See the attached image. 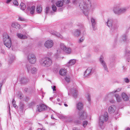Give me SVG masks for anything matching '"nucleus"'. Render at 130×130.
I'll return each instance as SVG.
<instances>
[{"mask_svg": "<svg viewBox=\"0 0 130 130\" xmlns=\"http://www.w3.org/2000/svg\"><path fill=\"white\" fill-rule=\"evenodd\" d=\"M86 97L88 100L89 102H90L91 101V100L90 96V95L88 93L86 95Z\"/></svg>", "mask_w": 130, "mask_h": 130, "instance_id": "obj_40", "label": "nucleus"}, {"mask_svg": "<svg viewBox=\"0 0 130 130\" xmlns=\"http://www.w3.org/2000/svg\"><path fill=\"white\" fill-rule=\"evenodd\" d=\"M18 37L21 39H27L28 36L26 35H23L21 33H18L17 35Z\"/></svg>", "mask_w": 130, "mask_h": 130, "instance_id": "obj_22", "label": "nucleus"}, {"mask_svg": "<svg viewBox=\"0 0 130 130\" xmlns=\"http://www.w3.org/2000/svg\"><path fill=\"white\" fill-rule=\"evenodd\" d=\"M2 85V84L1 83L0 84V90L1 89V87Z\"/></svg>", "mask_w": 130, "mask_h": 130, "instance_id": "obj_57", "label": "nucleus"}, {"mask_svg": "<svg viewBox=\"0 0 130 130\" xmlns=\"http://www.w3.org/2000/svg\"><path fill=\"white\" fill-rule=\"evenodd\" d=\"M52 88L53 89V91H55L56 89V86H52Z\"/></svg>", "mask_w": 130, "mask_h": 130, "instance_id": "obj_52", "label": "nucleus"}, {"mask_svg": "<svg viewBox=\"0 0 130 130\" xmlns=\"http://www.w3.org/2000/svg\"><path fill=\"white\" fill-rule=\"evenodd\" d=\"M11 0H7V1L6 2V3H9L11 1Z\"/></svg>", "mask_w": 130, "mask_h": 130, "instance_id": "obj_56", "label": "nucleus"}, {"mask_svg": "<svg viewBox=\"0 0 130 130\" xmlns=\"http://www.w3.org/2000/svg\"><path fill=\"white\" fill-rule=\"evenodd\" d=\"M108 117V114L107 112H105L104 114L101 116L99 117L98 125L102 129L104 128V124L105 122L107 120Z\"/></svg>", "mask_w": 130, "mask_h": 130, "instance_id": "obj_2", "label": "nucleus"}, {"mask_svg": "<svg viewBox=\"0 0 130 130\" xmlns=\"http://www.w3.org/2000/svg\"><path fill=\"white\" fill-rule=\"evenodd\" d=\"M14 5H18V3L17 1L16 0H14L13 2Z\"/></svg>", "mask_w": 130, "mask_h": 130, "instance_id": "obj_47", "label": "nucleus"}, {"mask_svg": "<svg viewBox=\"0 0 130 130\" xmlns=\"http://www.w3.org/2000/svg\"><path fill=\"white\" fill-rule=\"evenodd\" d=\"M126 130H130V129L129 128H128Z\"/></svg>", "mask_w": 130, "mask_h": 130, "instance_id": "obj_64", "label": "nucleus"}, {"mask_svg": "<svg viewBox=\"0 0 130 130\" xmlns=\"http://www.w3.org/2000/svg\"><path fill=\"white\" fill-rule=\"evenodd\" d=\"M12 27L15 28H16L19 29L20 27V25L17 23H13L12 24Z\"/></svg>", "mask_w": 130, "mask_h": 130, "instance_id": "obj_28", "label": "nucleus"}, {"mask_svg": "<svg viewBox=\"0 0 130 130\" xmlns=\"http://www.w3.org/2000/svg\"><path fill=\"white\" fill-rule=\"evenodd\" d=\"M35 7L34 6H32L31 7L30 9V13L31 14H33L34 12Z\"/></svg>", "mask_w": 130, "mask_h": 130, "instance_id": "obj_31", "label": "nucleus"}, {"mask_svg": "<svg viewBox=\"0 0 130 130\" xmlns=\"http://www.w3.org/2000/svg\"><path fill=\"white\" fill-rule=\"evenodd\" d=\"M119 27V25L118 24H114L113 25V27L111 29V30H115L117 29Z\"/></svg>", "mask_w": 130, "mask_h": 130, "instance_id": "obj_37", "label": "nucleus"}, {"mask_svg": "<svg viewBox=\"0 0 130 130\" xmlns=\"http://www.w3.org/2000/svg\"><path fill=\"white\" fill-rule=\"evenodd\" d=\"M124 80L125 82L127 83H128L129 82V80L128 78H125L124 79Z\"/></svg>", "mask_w": 130, "mask_h": 130, "instance_id": "obj_51", "label": "nucleus"}, {"mask_svg": "<svg viewBox=\"0 0 130 130\" xmlns=\"http://www.w3.org/2000/svg\"><path fill=\"white\" fill-rule=\"evenodd\" d=\"M65 80L68 83H69L70 81L71 80L70 77L68 75L66 76H65Z\"/></svg>", "mask_w": 130, "mask_h": 130, "instance_id": "obj_34", "label": "nucleus"}, {"mask_svg": "<svg viewBox=\"0 0 130 130\" xmlns=\"http://www.w3.org/2000/svg\"><path fill=\"white\" fill-rule=\"evenodd\" d=\"M130 55V50L128 48L125 50V56L126 57H128Z\"/></svg>", "mask_w": 130, "mask_h": 130, "instance_id": "obj_29", "label": "nucleus"}, {"mask_svg": "<svg viewBox=\"0 0 130 130\" xmlns=\"http://www.w3.org/2000/svg\"><path fill=\"white\" fill-rule=\"evenodd\" d=\"M21 9L22 10H24L25 9L26 6L25 4L23 3H21L20 4Z\"/></svg>", "mask_w": 130, "mask_h": 130, "instance_id": "obj_36", "label": "nucleus"}, {"mask_svg": "<svg viewBox=\"0 0 130 130\" xmlns=\"http://www.w3.org/2000/svg\"><path fill=\"white\" fill-rule=\"evenodd\" d=\"M85 39V38L83 37H82L81 38H80L78 42L79 43H80L81 42H82Z\"/></svg>", "mask_w": 130, "mask_h": 130, "instance_id": "obj_45", "label": "nucleus"}, {"mask_svg": "<svg viewBox=\"0 0 130 130\" xmlns=\"http://www.w3.org/2000/svg\"><path fill=\"white\" fill-rule=\"evenodd\" d=\"M39 62L41 66L47 67L50 66L52 63L51 59L48 57L41 58L40 59Z\"/></svg>", "mask_w": 130, "mask_h": 130, "instance_id": "obj_3", "label": "nucleus"}, {"mask_svg": "<svg viewBox=\"0 0 130 130\" xmlns=\"http://www.w3.org/2000/svg\"><path fill=\"white\" fill-rule=\"evenodd\" d=\"M113 22V20L112 19H107V21L106 22L105 25L109 28H111L112 26Z\"/></svg>", "mask_w": 130, "mask_h": 130, "instance_id": "obj_19", "label": "nucleus"}, {"mask_svg": "<svg viewBox=\"0 0 130 130\" xmlns=\"http://www.w3.org/2000/svg\"><path fill=\"white\" fill-rule=\"evenodd\" d=\"M60 118L62 119H66L67 121L70 122H71L72 120V117L70 116H64L62 115H60Z\"/></svg>", "mask_w": 130, "mask_h": 130, "instance_id": "obj_18", "label": "nucleus"}, {"mask_svg": "<svg viewBox=\"0 0 130 130\" xmlns=\"http://www.w3.org/2000/svg\"><path fill=\"white\" fill-rule=\"evenodd\" d=\"M122 88H121L117 89L116 90H114L112 92L110 93H114L117 92H119L121 91V90Z\"/></svg>", "mask_w": 130, "mask_h": 130, "instance_id": "obj_35", "label": "nucleus"}, {"mask_svg": "<svg viewBox=\"0 0 130 130\" xmlns=\"http://www.w3.org/2000/svg\"><path fill=\"white\" fill-rule=\"evenodd\" d=\"M91 22L93 30H95L97 29L96 26V20L94 18L92 17L91 19Z\"/></svg>", "mask_w": 130, "mask_h": 130, "instance_id": "obj_17", "label": "nucleus"}, {"mask_svg": "<svg viewBox=\"0 0 130 130\" xmlns=\"http://www.w3.org/2000/svg\"><path fill=\"white\" fill-rule=\"evenodd\" d=\"M122 68H123V70L124 71H125V69L124 66H123Z\"/></svg>", "mask_w": 130, "mask_h": 130, "instance_id": "obj_58", "label": "nucleus"}, {"mask_svg": "<svg viewBox=\"0 0 130 130\" xmlns=\"http://www.w3.org/2000/svg\"><path fill=\"white\" fill-rule=\"evenodd\" d=\"M99 60L104 70L107 72H108V69L106 64L105 62L103 60V56H101L100 57L99 59Z\"/></svg>", "mask_w": 130, "mask_h": 130, "instance_id": "obj_10", "label": "nucleus"}, {"mask_svg": "<svg viewBox=\"0 0 130 130\" xmlns=\"http://www.w3.org/2000/svg\"><path fill=\"white\" fill-rule=\"evenodd\" d=\"M92 68L89 67L87 68L84 72V76L85 77H88L91 75Z\"/></svg>", "mask_w": 130, "mask_h": 130, "instance_id": "obj_14", "label": "nucleus"}, {"mask_svg": "<svg viewBox=\"0 0 130 130\" xmlns=\"http://www.w3.org/2000/svg\"><path fill=\"white\" fill-rule=\"evenodd\" d=\"M64 106L66 107H67L68 106V105L67 104H64Z\"/></svg>", "mask_w": 130, "mask_h": 130, "instance_id": "obj_59", "label": "nucleus"}, {"mask_svg": "<svg viewBox=\"0 0 130 130\" xmlns=\"http://www.w3.org/2000/svg\"><path fill=\"white\" fill-rule=\"evenodd\" d=\"M15 56L14 55L12 56V57L10 58L9 60V62L11 63L15 59Z\"/></svg>", "mask_w": 130, "mask_h": 130, "instance_id": "obj_39", "label": "nucleus"}, {"mask_svg": "<svg viewBox=\"0 0 130 130\" xmlns=\"http://www.w3.org/2000/svg\"><path fill=\"white\" fill-rule=\"evenodd\" d=\"M76 62L75 60L74 59L71 60L67 64L68 66H71L74 64Z\"/></svg>", "mask_w": 130, "mask_h": 130, "instance_id": "obj_27", "label": "nucleus"}, {"mask_svg": "<svg viewBox=\"0 0 130 130\" xmlns=\"http://www.w3.org/2000/svg\"><path fill=\"white\" fill-rule=\"evenodd\" d=\"M78 115L79 119L82 120L86 119L87 117L86 113L84 111L79 112Z\"/></svg>", "mask_w": 130, "mask_h": 130, "instance_id": "obj_12", "label": "nucleus"}, {"mask_svg": "<svg viewBox=\"0 0 130 130\" xmlns=\"http://www.w3.org/2000/svg\"><path fill=\"white\" fill-rule=\"evenodd\" d=\"M115 96L116 98L117 101L118 102H120L121 101V99L119 95L116 94L114 95Z\"/></svg>", "mask_w": 130, "mask_h": 130, "instance_id": "obj_30", "label": "nucleus"}, {"mask_svg": "<svg viewBox=\"0 0 130 130\" xmlns=\"http://www.w3.org/2000/svg\"><path fill=\"white\" fill-rule=\"evenodd\" d=\"M36 111L39 112H41L46 109V106L44 104H41L38 105L36 106Z\"/></svg>", "mask_w": 130, "mask_h": 130, "instance_id": "obj_11", "label": "nucleus"}, {"mask_svg": "<svg viewBox=\"0 0 130 130\" xmlns=\"http://www.w3.org/2000/svg\"><path fill=\"white\" fill-rule=\"evenodd\" d=\"M77 108L79 110L82 109L83 107V104L80 102L78 103L76 105Z\"/></svg>", "mask_w": 130, "mask_h": 130, "instance_id": "obj_25", "label": "nucleus"}, {"mask_svg": "<svg viewBox=\"0 0 130 130\" xmlns=\"http://www.w3.org/2000/svg\"><path fill=\"white\" fill-rule=\"evenodd\" d=\"M53 45V42L52 40H48L46 41L44 43L45 46L48 48L52 47Z\"/></svg>", "mask_w": 130, "mask_h": 130, "instance_id": "obj_13", "label": "nucleus"}, {"mask_svg": "<svg viewBox=\"0 0 130 130\" xmlns=\"http://www.w3.org/2000/svg\"><path fill=\"white\" fill-rule=\"evenodd\" d=\"M110 102L111 103H113L114 102V100H110Z\"/></svg>", "mask_w": 130, "mask_h": 130, "instance_id": "obj_55", "label": "nucleus"}, {"mask_svg": "<svg viewBox=\"0 0 130 130\" xmlns=\"http://www.w3.org/2000/svg\"><path fill=\"white\" fill-rule=\"evenodd\" d=\"M80 34V31L79 30H76L73 32V34L75 37H78Z\"/></svg>", "mask_w": 130, "mask_h": 130, "instance_id": "obj_23", "label": "nucleus"}, {"mask_svg": "<svg viewBox=\"0 0 130 130\" xmlns=\"http://www.w3.org/2000/svg\"><path fill=\"white\" fill-rule=\"evenodd\" d=\"M72 130H80V129L77 127H74L73 128Z\"/></svg>", "mask_w": 130, "mask_h": 130, "instance_id": "obj_53", "label": "nucleus"}, {"mask_svg": "<svg viewBox=\"0 0 130 130\" xmlns=\"http://www.w3.org/2000/svg\"><path fill=\"white\" fill-rule=\"evenodd\" d=\"M4 44L8 48H10L11 45V42L10 38L8 35L5 33L3 35Z\"/></svg>", "mask_w": 130, "mask_h": 130, "instance_id": "obj_4", "label": "nucleus"}, {"mask_svg": "<svg viewBox=\"0 0 130 130\" xmlns=\"http://www.w3.org/2000/svg\"><path fill=\"white\" fill-rule=\"evenodd\" d=\"M50 34L53 35H55L56 36L59 38L61 39H62L63 37L62 35H60L59 33H57L56 31H54L53 30H51L50 31Z\"/></svg>", "mask_w": 130, "mask_h": 130, "instance_id": "obj_20", "label": "nucleus"}, {"mask_svg": "<svg viewBox=\"0 0 130 130\" xmlns=\"http://www.w3.org/2000/svg\"><path fill=\"white\" fill-rule=\"evenodd\" d=\"M20 81L21 84H25L28 82L29 80L28 78L25 77H21Z\"/></svg>", "mask_w": 130, "mask_h": 130, "instance_id": "obj_21", "label": "nucleus"}, {"mask_svg": "<svg viewBox=\"0 0 130 130\" xmlns=\"http://www.w3.org/2000/svg\"><path fill=\"white\" fill-rule=\"evenodd\" d=\"M126 36L125 35H124L122 37V39L123 41H124L126 40Z\"/></svg>", "mask_w": 130, "mask_h": 130, "instance_id": "obj_44", "label": "nucleus"}, {"mask_svg": "<svg viewBox=\"0 0 130 130\" xmlns=\"http://www.w3.org/2000/svg\"><path fill=\"white\" fill-rule=\"evenodd\" d=\"M18 20L21 21H24V19L21 17H20L18 19Z\"/></svg>", "mask_w": 130, "mask_h": 130, "instance_id": "obj_49", "label": "nucleus"}, {"mask_svg": "<svg viewBox=\"0 0 130 130\" xmlns=\"http://www.w3.org/2000/svg\"><path fill=\"white\" fill-rule=\"evenodd\" d=\"M87 1L88 2L81 1L79 5L81 9L83 11L84 14L86 16L88 15V11L91 8V0Z\"/></svg>", "mask_w": 130, "mask_h": 130, "instance_id": "obj_1", "label": "nucleus"}, {"mask_svg": "<svg viewBox=\"0 0 130 130\" xmlns=\"http://www.w3.org/2000/svg\"><path fill=\"white\" fill-rule=\"evenodd\" d=\"M51 118L53 119H54V117L53 116H51Z\"/></svg>", "mask_w": 130, "mask_h": 130, "instance_id": "obj_63", "label": "nucleus"}, {"mask_svg": "<svg viewBox=\"0 0 130 130\" xmlns=\"http://www.w3.org/2000/svg\"><path fill=\"white\" fill-rule=\"evenodd\" d=\"M116 106L114 105H112L109 106L108 108L109 112L110 113H113L116 111Z\"/></svg>", "mask_w": 130, "mask_h": 130, "instance_id": "obj_15", "label": "nucleus"}, {"mask_svg": "<svg viewBox=\"0 0 130 130\" xmlns=\"http://www.w3.org/2000/svg\"><path fill=\"white\" fill-rule=\"evenodd\" d=\"M32 130V127H30L29 129V130Z\"/></svg>", "mask_w": 130, "mask_h": 130, "instance_id": "obj_60", "label": "nucleus"}, {"mask_svg": "<svg viewBox=\"0 0 130 130\" xmlns=\"http://www.w3.org/2000/svg\"><path fill=\"white\" fill-rule=\"evenodd\" d=\"M68 90L69 92L72 94L74 98H76L77 95L78 91L75 87L72 86L71 89L68 88Z\"/></svg>", "mask_w": 130, "mask_h": 130, "instance_id": "obj_6", "label": "nucleus"}, {"mask_svg": "<svg viewBox=\"0 0 130 130\" xmlns=\"http://www.w3.org/2000/svg\"><path fill=\"white\" fill-rule=\"evenodd\" d=\"M37 11L38 13H40L41 11L42 8L40 6H37Z\"/></svg>", "mask_w": 130, "mask_h": 130, "instance_id": "obj_38", "label": "nucleus"}, {"mask_svg": "<svg viewBox=\"0 0 130 130\" xmlns=\"http://www.w3.org/2000/svg\"><path fill=\"white\" fill-rule=\"evenodd\" d=\"M53 10L54 12H56L57 10V7L56 6L54 5H53L52 6Z\"/></svg>", "mask_w": 130, "mask_h": 130, "instance_id": "obj_42", "label": "nucleus"}, {"mask_svg": "<svg viewBox=\"0 0 130 130\" xmlns=\"http://www.w3.org/2000/svg\"><path fill=\"white\" fill-rule=\"evenodd\" d=\"M49 10V8L48 7H47L45 9V13L46 14L48 13V11Z\"/></svg>", "mask_w": 130, "mask_h": 130, "instance_id": "obj_48", "label": "nucleus"}, {"mask_svg": "<svg viewBox=\"0 0 130 130\" xmlns=\"http://www.w3.org/2000/svg\"><path fill=\"white\" fill-rule=\"evenodd\" d=\"M63 2L65 4L69 3L70 2V0H62Z\"/></svg>", "mask_w": 130, "mask_h": 130, "instance_id": "obj_46", "label": "nucleus"}, {"mask_svg": "<svg viewBox=\"0 0 130 130\" xmlns=\"http://www.w3.org/2000/svg\"><path fill=\"white\" fill-rule=\"evenodd\" d=\"M19 98L20 99H21L23 97L22 96V94L21 93H19Z\"/></svg>", "mask_w": 130, "mask_h": 130, "instance_id": "obj_50", "label": "nucleus"}, {"mask_svg": "<svg viewBox=\"0 0 130 130\" xmlns=\"http://www.w3.org/2000/svg\"><path fill=\"white\" fill-rule=\"evenodd\" d=\"M12 103L13 107L15 108H18V106L15 104V101L14 99H13L12 101Z\"/></svg>", "mask_w": 130, "mask_h": 130, "instance_id": "obj_41", "label": "nucleus"}, {"mask_svg": "<svg viewBox=\"0 0 130 130\" xmlns=\"http://www.w3.org/2000/svg\"><path fill=\"white\" fill-rule=\"evenodd\" d=\"M38 129V130L39 129ZM40 130H44V129H43V128H41L40 129Z\"/></svg>", "mask_w": 130, "mask_h": 130, "instance_id": "obj_62", "label": "nucleus"}, {"mask_svg": "<svg viewBox=\"0 0 130 130\" xmlns=\"http://www.w3.org/2000/svg\"><path fill=\"white\" fill-rule=\"evenodd\" d=\"M121 94L122 97L124 100L127 101L128 100V97L125 93H122Z\"/></svg>", "mask_w": 130, "mask_h": 130, "instance_id": "obj_24", "label": "nucleus"}, {"mask_svg": "<svg viewBox=\"0 0 130 130\" xmlns=\"http://www.w3.org/2000/svg\"><path fill=\"white\" fill-rule=\"evenodd\" d=\"M126 10L125 8H115L114 9L113 11L116 14H120L125 12Z\"/></svg>", "mask_w": 130, "mask_h": 130, "instance_id": "obj_9", "label": "nucleus"}, {"mask_svg": "<svg viewBox=\"0 0 130 130\" xmlns=\"http://www.w3.org/2000/svg\"><path fill=\"white\" fill-rule=\"evenodd\" d=\"M67 73V71L66 69H61L59 71L60 75L63 76L65 75Z\"/></svg>", "mask_w": 130, "mask_h": 130, "instance_id": "obj_26", "label": "nucleus"}, {"mask_svg": "<svg viewBox=\"0 0 130 130\" xmlns=\"http://www.w3.org/2000/svg\"><path fill=\"white\" fill-rule=\"evenodd\" d=\"M60 48L67 54H70L71 53L72 51L71 48L66 47L63 44H61Z\"/></svg>", "mask_w": 130, "mask_h": 130, "instance_id": "obj_5", "label": "nucleus"}, {"mask_svg": "<svg viewBox=\"0 0 130 130\" xmlns=\"http://www.w3.org/2000/svg\"><path fill=\"white\" fill-rule=\"evenodd\" d=\"M56 6L59 8V10L62 11L64 7H63V3L61 1H58L56 3Z\"/></svg>", "mask_w": 130, "mask_h": 130, "instance_id": "obj_16", "label": "nucleus"}, {"mask_svg": "<svg viewBox=\"0 0 130 130\" xmlns=\"http://www.w3.org/2000/svg\"><path fill=\"white\" fill-rule=\"evenodd\" d=\"M27 59L29 62L31 64H34L36 61V58L34 55L29 54L27 57Z\"/></svg>", "mask_w": 130, "mask_h": 130, "instance_id": "obj_7", "label": "nucleus"}, {"mask_svg": "<svg viewBox=\"0 0 130 130\" xmlns=\"http://www.w3.org/2000/svg\"><path fill=\"white\" fill-rule=\"evenodd\" d=\"M19 106L21 110H23L25 106V105L22 102H20Z\"/></svg>", "mask_w": 130, "mask_h": 130, "instance_id": "obj_32", "label": "nucleus"}, {"mask_svg": "<svg viewBox=\"0 0 130 130\" xmlns=\"http://www.w3.org/2000/svg\"><path fill=\"white\" fill-rule=\"evenodd\" d=\"M57 100L58 102H59L60 101V99L59 98H58L57 99Z\"/></svg>", "mask_w": 130, "mask_h": 130, "instance_id": "obj_61", "label": "nucleus"}, {"mask_svg": "<svg viewBox=\"0 0 130 130\" xmlns=\"http://www.w3.org/2000/svg\"><path fill=\"white\" fill-rule=\"evenodd\" d=\"M88 124V122L87 121H85L83 122V126L84 127H85Z\"/></svg>", "mask_w": 130, "mask_h": 130, "instance_id": "obj_43", "label": "nucleus"}, {"mask_svg": "<svg viewBox=\"0 0 130 130\" xmlns=\"http://www.w3.org/2000/svg\"><path fill=\"white\" fill-rule=\"evenodd\" d=\"M24 91H25V92H27V90H28V89L27 88H24Z\"/></svg>", "mask_w": 130, "mask_h": 130, "instance_id": "obj_54", "label": "nucleus"}, {"mask_svg": "<svg viewBox=\"0 0 130 130\" xmlns=\"http://www.w3.org/2000/svg\"><path fill=\"white\" fill-rule=\"evenodd\" d=\"M26 68L27 71L29 73H30L32 74H35L37 73V69L36 68H31L29 65H27L26 66Z\"/></svg>", "mask_w": 130, "mask_h": 130, "instance_id": "obj_8", "label": "nucleus"}, {"mask_svg": "<svg viewBox=\"0 0 130 130\" xmlns=\"http://www.w3.org/2000/svg\"><path fill=\"white\" fill-rule=\"evenodd\" d=\"M61 52L60 49H58L57 50V52L56 54V57L57 58L59 57L60 54Z\"/></svg>", "mask_w": 130, "mask_h": 130, "instance_id": "obj_33", "label": "nucleus"}]
</instances>
